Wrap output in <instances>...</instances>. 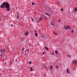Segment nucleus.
<instances>
[{
    "instance_id": "obj_23",
    "label": "nucleus",
    "mask_w": 77,
    "mask_h": 77,
    "mask_svg": "<svg viewBox=\"0 0 77 77\" xmlns=\"http://www.w3.org/2000/svg\"><path fill=\"white\" fill-rule=\"evenodd\" d=\"M12 62L10 61V65H12Z\"/></svg>"
},
{
    "instance_id": "obj_17",
    "label": "nucleus",
    "mask_w": 77,
    "mask_h": 77,
    "mask_svg": "<svg viewBox=\"0 0 77 77\" xmlns=\"http://www.w3.org/2000/svg\"><path fill=\"white\" fill-rule=\"evenodd\" d=\"M75 10L76 11V12H77V8H75Z\"/></svg>"
},
{
    "instance_id": "obj_37",
    "label": "nucleus",
    "mask_w": 77,
    "mask_h": 77,
    "mask_svg": "<svg viewBox=\"0 0 77 77\" xmlns=\"http://www.w3.org/2000/svg\"><path fill=\"white\" fill-rule=\"evenodd\" d=\"M1 55H3V53H2V54Z\"/></svg>"
},
{
    "instance_id": "obj_42",
    "label": "nucleus",
    "mask_w": 77,
    "mask_h": 77,
    "mask_svg": "<svg viewBox=\"0 0 77 77\" xmlns=\"http://www.w3.org/2000/svg\"><path fill=\"white\" fill-rule=\"evenodd\" d=\"M38 21H41V20H38Z\"/></svg>"
},
{
    "instance_id": "obj_10",
    "label": "nucleus",
    "mask_w": 77,
    "mask_h": 77,
    "mask_svg": "<svg viewBox=\"0 0 77 77\" xmlns=\"http://www.w3.org/2000/svg\"><path fill=\"white\" fill-rule=\"evenodd\" d=\"M35 35L36 37H37V36H38V34H37V33H36V32H35Z\"/></svg>"
},
{
    "instance_id": "obj_50",
    "label": "nucleus",
    "mask_w": 77,
    "mask_h": 77,
    "mask_svg": "<svg viewBox=\"0 0 77 77\" xmlns=\"http://www.w3.org/2000/svg\"><path fill=\"white\" fill-rule=\"evenodd\" d=\"M0 51H1L0 50Z\"/></svg>"
},
{
    "instance_id": "obj_46",
    "label": "nucleus",
    "mask_w": 77,
    "mask_h": 77,
    "mask_svg": "<svg viewBox=\"0 0 77 77\" xmlns=\"http://www.w3.org/2000/svg\"><path fill=\"white\" fill-rule=\"evenodd\" d=\"M1 53H3V52H2V51H1Z\"/></svg>"
},
{
    "instance_id": "obj_30",
    "label": "nucleus",
    "mask_w": 77,
    "mask_h": 77,
    "mask_svg": "<svg viewBox=\"0 0 77 77\" xmlns=\"http://www.w3.org/2000/svg\"><path fill=\"white\" fill-rule=\"evenodd\" d=\"M4 51H3V52H5V49H4Z\"/></svg>"
},
{
    "instance_id": "obj_8",
    "label": "nucleus",
    "mask_w": 77,
    "mask_h": 77,
    "mask_svg": "<svg viewBox=\"0 0 77 77\" xmlns=\"http://www.w3.org/2000/svg\"><path fill=\"white\" fill-rule=\"evenodd\" d=\"M45 48L46 50H48V48L46 47H45Z\"/></svg>"
},
{
    "instance_id": "obj_5",
    "label": "nucleus",
    "mask_w": 77,
    "mask_h": 77,
    "mask_svg": "<svg viewBox=\"0 0 77 77\" xmlns=\"http://www.w3.org/2000/svg\"><path fill=\"white\" fill-rule=\"evenodd\" d=\"M55 53H56V54H57L59 53V52H58L56 50L55 51Z\"/></svg>"
},
{
    "instance_id": "obj_38",
    "label": "nucleus",
    "mask_w": 77,
    "mask_h": 77,
    "mask_svg": "<svg viewBox=\"0 0 77 77\" xmlns=\"http://www.w3.org/2000/svg\"><path fill=\"white\" fill-rule=\"evenodd\" d=\"M0 21H2V19H0Z\"/></svg>"
},
{
    "instance_id": "obj_36",
    "label": "nucleus",
    "mask_w": 77,
    "mask_h": 77,
    "mask_svg": "<svg viewBox=\"0 0 77 77\" xmlns=\"http://www.w3.org/2000/svg\"><path fill=\"white\" fill-rule=\"evenodd\" d=\"M52 25H53V26H54V24H52Z\"/></svg>"
},
{
    "instance_id": "obj_7",
    "label": "nucleus",
    "mask_w": 77,
    "mask_h": 77,
    "mask_svg": "<svg viewBox=\"0 0 77 77\" xmlns=\"http://www.w3.org/2000/svg\"><path fill=\"white\" fill-rule=\"evenodd\" d=\"M67 27L68 28V29H69V30H71V28H70V27H69V26H68V25H67Z\"/></svg>"
},
{
    "instance_id": "obj_39",
    "label": "nucleus",
    "mask_w": 77,
    "mask_h": 77,
    "mask_svg": "<svg viewBox=\"0 0 77 77\" xmlns=\"http://www.w3.org/2000/svg\"><path fill=\"white\" fill-rule=\"evenodd\" d=\"M24 55H25V56H26V54H24Z\"/></svg>"
},
{
    "instance_id": "obj_18",
    "label": "nucleus",
    "mask_w": 77,
    "mask_h": 77,
    "mask_svg": "<svg viewBox=\"0 0 77 77\" xmlns=\"http://www.w3.org/2000/svg\"><path fill=\"white\" fill-rule=\"evenodd\" d=\"M17 19L18 20L19 19V16H18V15H17Z\"/></svg>"
},
{
    "instance_id": "obj_14",
    "label": "nucleus",
    "mask_w": 77,
    "mask_h": 77,
    "mask_svg": "<svg viewBox=\"0 0 77 77\" xmlns=\"http://www.w3.org/2000/svg\"><path fill=\"white\" fill-rule=\"evenodd\" d=\"M53 66H51V67L50 68V69H53Z\"/></svg>"
},
{
    "instance_id": "obj_33",
    "label": "nucleus",
    "mask_w": 77,
    "mask_h": 77,
    "mask_svg": "<svg viewBox=\"0 0 77 77\" xmlns=\"http://www.w3.org/2000/svg\"><path fill=\"white\" fill-rule=\"evenodd\" d=\"M1 51H3V50L2 49H1Z\"/></svg>"
},
{
    "instance_id": "obj_2",
    "label": "nucleus",
    "mask_w": 77,
    "mask_h": 77,
    "mask_svg": "<svg viewBox=\"0 0 77 77\" xmlns=\"http://www.w3.org/2000/svg\"><path fill=\"white\" fill-rule=\"evenodd\" d=\"M73 64L74 65H76L77 64V61L76 60H74L73 61Z\"/></svg>"
},
{
    "instance_id": "obj_26",
    "label": "nucleus",
    "mask_w": 77,
    "mask_h": 77,
    "mask_svg": "<svg viewBox=\"0 0 77 77\" xmlns=\"http://www.w3.org/2000/svg\"><path fill=\"white\" fill-rule=\"evenodd\" d=\"M4 64L5 65H6V64H7V63H6V62H5L4 63Z\"/></svg>"
},
{
    "instance_id": "obj_49",
    "label": "nucleus",
    "mask_w": 77,
    "mask_h": 77,
    "mask_svg": "<svg viewBox=\"0 0 77 77\" xmlns=\"http://www.w3.org/2000/svg\"><path fill=\"white\" fill-rule=\"evenodd\" d=\"M51 71H52V70H51Z\"/></svg>"
},
{
    "instance_id": "obj_48",
    "label": "nucleus",
    "mask_w": 77,
    "mask_h": 77,
    "mask_svg": "<svg viewBox=\"0 0 77 77\" xmlns=\"http://www.w3.org/2000/svg\"><path fill=\"white\" fill-rule=\"evenodd\" d=\"M27 49H26V51H27Z\"/></svg>"
},
{
    "instance_id": "obj_22",
    "label": "nucleus",
    "mask_w": 77,
    "mask_h": 77,
    "mask_svg": "<svg viewBox=\"0 0 77 77\" xmlns=\"http://www.w3.org/2000/svg\"><path fill=\"white\" fill-rule=\"evenodd\" d=\"M73 32H74V30H72V32H71V33H73Z\"/></svg>"
},
{
    "instance_id": "obj_20",
    "label": "nucleus",
    "mask_w": 77,
    "mask_h": 77,
    "mask_svg": "<svg viewBox=\"0 0 77 77\" xmlns=\"http://www.w3.org/2000/svg\"><path fill=\"white\" fill-rule=\"evenodd\" d=\"M45 20H47V17L46 16H45Z\"/></svg>"
},
{
    "instance_id": "obj_45",
    "label": "nucleus",
    "mask_w": 77,
    "mask_h": 77,
    "mask_svg": "<svg viewBox=\"0 0 77 77\" xmlns=\"http://www.w3.org/2000/svg\"><path fill=\"white\" fill-rule=\"evenodd\" d=\"M1 56H2V55H1Z\"/></svg>"
},
{
    "instance_id": "obj_21",
    "label": "nucleus",
    "mask_w": 77,
    "mask_h": 77,
    "mask_svg": "<svg viewBox=\"0 0 77 77\" xmlns=\"http://www.w3.org/2000/svg\"><path fill=\"white\" fill-rule=\"evenodd\" d=\"M39 19L40 20H42V17H40V18H39Z\"/></svg>"
},
{
    "instance_id": "obj_41",
    "label": "nucleus",
    "mask_w": 77,
    "mask_h": 77,
    "mask_svg": "<svg viewBox=\"0 0 77 77\" xmlns=\"http://www.w3.org/2000/svg\"><path fill=\"white\" fill-rule=\"evenodd\" d=\"M27 51H29V50L28 49V50H27Z\"/></svg>"
},
{
    "instance_id": "obj_1",
    "label": "nucleus",
    "mask_w": 77,
    "mask_h": 77,
    "mask_svg": "<svg viewBox=\"0 0 77 77\" xmlns=\"http://www.w3.org/2000/svg\"><path fill=\"white\" fill-rule=\"evenodd\" d=\"M0 7L1 8H5L7 9L6 10V11H10V5L7 2H5L2 3Z\"/></svg>"
},
{
    "instance_id": "obj_11",
    "label": "nucleus",
    "mask_w": 77,
    "mask_h": 77,
    "mask_svg": "<svg viewBox=\"0 0 77 77\" xmlns=\"http://www.w3.org/2000/svg\"><path fill=\"white\" fill-rule=\"evenodd\" d=\"M43 66H44V67H45V68L46 69V68H47V66H45V65H44V64H43L42 65Z\"/></svg>"
},
{
    "instance_id": "obj_40",
    "label": "nucleus",
    "mask_w": 77,
    "mask_h": 77,
    "mask_svg": "<svg viewBox=\"0 0 77 77\" xmlns=\"http://www.w3.org/2000/svg\"><path fill=\"white\" fill-rule=\"evenodd\" d=\"M25 53H26V51H25Z\"/></svg>"
},
{
    "instance_id": "obj_19",
    "label": "nucleus",
    "mask_w": 77,
    "mask_h": 77,
    "mask_svg": "<svg viewBox=\"0 0 77 77\" xmlns=\"http://www.w3.org/2000/svg\"><path fill=\"white\" fill-rule=\"evenodd\" d=\"M32 5H35V3H33V2H32Z\"/></svg>"
},
{
    "instance_id": "obj_25",
    "label": "nucleus",
    "mask_w": 77,
    "mask_h": 77,
    "mask_svg": "<svg viewBox=\"0 0 77 77\" xmlns=\"http://www.w3.org/2000/svg\"><path fill=\"white\" fill-rule=\"evenodd\" d=\"M54 52H52V55H54Z\"/></svg>"
},
{
    "instance_id": "obj_28",
    "label": "nucleus",
    "mask_w": 77,
    "mask_h": 77,
    "mask_svg": "<svg viewBox=\"0 0 77 77\" xmlns=\"http://www.w3.org/2000/svg\"><path fill=\"white\" fill-rule=\"evenodd\" d=\"M10 25L11 27H13V25H12V24H11Z\"/></svg>"
},
{
    "instance_id": "obj_24",
    "label": "nucleus",
    "mask_w": 77,
    "mask_h": 77,
    "mask_svg": "<svg viewBox=\"0 0 77 77\" xmlns=\"http://www.w3.org/2000/svg\"><path fill=\"white\" fill-rule=\"evenodd\" d=\"M32 21H34V23H35V21L33 19H32Z\"/></svg>"
},
{
    "instance_id": "obj_15",
    "label": "nucleus",
    "mask_w": 77,
    "mask_h": 77,
    "mask_svg": "<svg viewBox=\"0 0 77 77\" xmlns=\"http://www.w3.org/2000/svg\"><path fill=\"white\" fill-rule=\"evenodd\" d=\"M56 69H58L59 66H58V65H57L56 66Z\"/></svg>"
},
{
    "instance_id": "obj_35",
    "label": "nucleus",
    "mask_w": 77,
    "mask_h": 77,
    "mask_svg": "<svg viewBox=\"0 0 77 77\" xmlns=\"http://www.w3.org/2000/svg\"><path fill=\"white\" fill-rule=\"evenodd\" d=\"M58 21H59L60 22V20H58Z\"/></svg>"
},
{
    "instance_id": "obj_34",
    "label": "nucleus",
    "mask_w": 77,
    "mask_h": 77,
    "mask_svg": "<svg viewBox=\"0 0 77 77\" xmlns=\"http://www.w3.org/2000/svg\"><path fill=\"white\" fill-rule=\"evenodd\" d=\"M31 18L32 19H32H33V18H32V17H31Z\"/></svg>"
},
{
    "instance_id": "obj_13",
    "label": "nucleus",
    "mask_w": 77,
    "mask_h": 77,
    "mask_svg": "<svg viewBox=\"0 0 77 77\" xmlns=\"http://www.w3.org/2000/svg\"><path fill=\"white\" fill-rule=\"evenodd\" d=\"M29 65H30V64H32V61H29Z\"/></svg>"
},
{
    "instance_id": "obj_6",
    "label": "nucleus",
    "mask_w": 77,
    "mask_h": 77,
    "mask_svg": "<svg viewBox=\"0 0 77 77\" xmlns=\"http://www.w3.org/2000/svg\"><path fill=\"white\" fill-rule=\"evenodd\" d=\"M66 71L68 74H69V70L68 69V68H67L66 69Z\"/></svg>"
},
{
    "instance_id": "obj_27",
    "label": "nucleus",
    "mask_w": 77,
    "mask_h": 77,
    "mask_svg": "<svg viewBox=\"0 0 77 77\" xmlns=\"http://www.w3.org/2000/svg\"><path fill=\"white\" fill-rule=\"evenodd\" d=\"M61 11H63V8H61Z\"/></svg>"
},
{
    "instance_id": "obj_16",
    "label": "nucleus",
    "mask_w": 77,
    "mask_h": 77,
    "mask_svg": "<svg viewBox=\"0 0 77 77\" xmlns=\"http://www.w3.org/2000/svg\"><path fill=\"white\" fill-rule=\"evenodd\" d=\"M54 35H57V34L56 32H54Z\"/></svg>"
},
{
    "instance_id": "obj_4",
    "label": "nucleus",
    "mask_w": 77,
    "mask_h": 77,
    "mask_svg": "<svg viewBox=\"0 0 77 77\" xmlns=\"http://www.w3.org/2000/svg\"><path fill=\"white\" fill-rule=\"evenodd\" d=\"M45 15H48V16L49 17L50 16V14H49L47 13H45Z\"/></svg>"
},
{
    "instance_id": "obj_3",
    "label": "nucleus",
    "mask_w": 77,
    "mask_h": 77,
    "mask_svg": "<svg viewBox=\"0 0 77 77\" xmlns=\"http://www.w3.org/2000/svg\"><path fill=\"white\" fill-rule=\"evenodd\" d=\"M29 34V31H28L27 32H26L24 33V34L26 36H28Z\"/></svg>"
},
{
    "instance_id": "obj_44",
    "label": "nucleus",
    "mask_w": 77,
    "mask_h": 77,
    "mask_svg": "<svg viewBox=\"0 0 77 77\" xmlns=\"http://www.w3.org/2000/svg\"><path fill=\"white\" fill-rule=\"evenodd\" d=\"M16 61H17V60H16Z\"/></svg>"
},
{
    "instance_id": "obj_12",
    "label": "nucleus",
    "mask_w": 77,
    "mask_h": 77,
    "mask_svg": "<svg viewBox=\"0 0 77 77\" xmlns=\"http://www.w3.org/2000/svg\"><path fill=\"white\" fill-rule=\"evenodd\" d=\"M29 68L30 69H31L30 70V71H33V69H32V68L30 67Z\"/></svg>"
},
{
    "instance_id": "obj_31",
    "label": "nucleus",
    "mask_w": 77,
    "mask_h": 77,
    "mask_svg": "<svg viewBox=\"0 0 77 77\" xmlns=\"http://www.w3.org/2000/svg\"><path fill=\"white\" fill-rule=\"evenodd\" d=\"M24 49H25V48H23L22 49L23 51H24Z\"/></svg>"
},
{
    "instance_id": "obj_29",
    "label": "nucleus",
    "mask_w": 77,
    "mask_h": 77,
    "mask_svg": "<svg viewBox=\"0 0 77 77\" xmlns=\"http://www.w3.org/2000/svg\"><path fill=\"white\" fill-rule=\"evenodd\" d=\"M53 23H51V25H53Z\"/></svg>"
},
{
    "instance_id": "obj_47",
    "label": "nucleus",
    "mask_w": 77,
    "mask_h": 77,
    "mask_svg": "<svg viewBox=\"0 0 77 77\" xmlns=\"http://www.w3.org/2000/svg\"><path fill=\"white\" fill-rule=\"evenodd\" d=\"M37 22H38V23H39V22H38V21H37Z\"/></svg>"
},
{
    "instance_id": "obj_32",
    "label": "nucleus",
    "mask_w": 77,
    "mask_h": 77,
    "mask_svg": "<svg viewBox=\"0 0 77 77\" xmlns=\"http://www.w3.org/2000/svg\"><path fill=\"white\" fill-rule=\"evenodd\" d=\"M45 54V52H43L42 53V54Z\"/></svg>"
},
{
    "instance_id": "obj_51",
    "label": "nucleus",
    "mask_w": 77,
    "mask_h": 77,
    "mask_svg": "<svg viewBox=\"0 0 77 77\" xmlns=\"http://www.w3.org/2000/svg\"><path fill=\"white\" fill-rule=\"evenodd\" d=\"M10 70H11V69H10Z\"/></svg>"
},
{
    "instance_id": "obj_43",
    "label": "nucleus",
    "mask_w": 77,
    "mask_h": 77,
    "mask_svg": "<svg viewBox=\"0 0 77 77\" xmlns=\"http://www.w3.org/2000/svg\"><path fill=\"white\" fill-rule=\"evenodd\" d=\"M73 11H75V10H73Z\"/></svg>"
},
{
    "instance_id": "obj_9",
    "label": "nucleus",
    "mask_w": 77,
    "mask_h": 77,
    "mask_svg": "<svg viewBox=\"0 0 77 77\" xmlns=\"http://www.w3.org/2000/svg\"><path fill=\"white\" fill-rule=\"evenodd\" d=\"M64 29H66V30H68V28H67L66 26H65L64 27Z\"/></svg>"
}]
</instances>
